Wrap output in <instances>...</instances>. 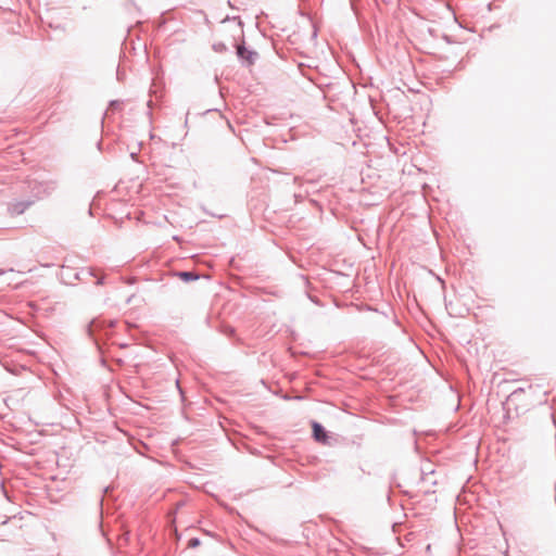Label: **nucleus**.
<instances>
[{
	"mask_svg": "<svg viewBox=\"0 0 556 556\" xmlns=\"http://www.w3.org/2000/svg\"><path fill=\"white\" fill-rule=\"evenodd\" d=\"M76 279L81 281H87L90 277H96L94 270L92 268H81L75 275Z\"/></svg>",
	"mask_w": 556,
	"mask_h": 556,
	"instance_id": "4",
	"label": "nucleus"
},
{
	"mask_svg": "<svg viewBox=\"0 0 556 556\" xmlns=\"http://www.w3.org/2000/svg\"><path fill=\"white\" fill-rule=\"evenodd\" d=\"M313 437L317 442L326 443L328 440V434L325 428L317 421H313Z\"/></svg>",
	"mask_w": 556,
	"mask_h": 556,
	"instance_id": "3",
	"label": "nucleus"
},
{
	"mask_svg": "<svg viewBox=\"0 0 556 556\" xmlns=\"http://www.w3.org/2000/svg\"><path fill=\"white\" fill-rule=\"evenodd\" d=\"M103 283H104V276L98 277L97 281H96V285L102 286Z\"/></svg>",
	"mask_w": 556,
	"mask_h": 556,
	"instance_id": "8",
	"label": "nucleus"
},
{
	"mask_svg": "<svg viewBox=\"0 0 556 556\" xmlns=\"http://www.w3.org/2000/svg\"><path fill=\"white\" fill-rule=\"evenodd\" d=\"M213 50L219 53L227 51V47L224 42H215L213 43Z\"/></svg>",
	"mask_w": 556,
	"mask_h": 556,
	"instance_id": "6",
	"label": "nucleus"
},
{
	"mask_svg": "<svg viewBox=\"0 0 556 556\" xmlns=\"http://www.w3.org/2000/svg\"><path fill=\"white\" fill-rule=\"evenodd\" d=\"M182 281L190 282L199 279V275L194 271H178L176 273Z\"/></svg>",
	"mask_w": 556,
	"mask_h": 556,
	"instance_id": "5",
	"label": "nucleus"
},
{
	"mask_svg": "<svg viewBox=\"0 0 556 556\" xmlns=\"http://www.w3.org/2000/svg\"><path fill=\"white\" fill-rule=\"evenodd\" d=\"M237 55L242 62H245L247 65H252L257 58V53L253 50H249L244 46V42L237 45Z\"/></svg>",
	"mask_w": 556,
	"mask_h": 556,
	"instance_id": "1",
	"label": "nucleus"
},
{
	"mask_svg": "<svg viewBox=\"0 0 556 556\" xmlns=\"http://www.w3.org/2000/svg\"><path fill=\"white\" fill-rule=\"evenodd\" d=\"M200 545V540L198 538H192L191 540H189L188 542V546L189 547H197Z\"/></svg>",
	"mask_w": 556,
	"mask_h": 556,
	"instance_id": "7",
	"label": "nucleus"
},
{
	"mask_svg": "<svg viewBox=\"0 0 556 556\" xmlns=\"http://www.w3.org/2000/svg\"><path fill=\"white\" fill-rule=\"evenodd\" d=\"M35 199L14 201L9 204V211L12 215L23 214L29 206L35 203Z\"/></svg>",
	"mask_w": 556,
	"mask_h": 556,
	"instance_id": "2",
	"label": "nucleus"
}]
</instances>
